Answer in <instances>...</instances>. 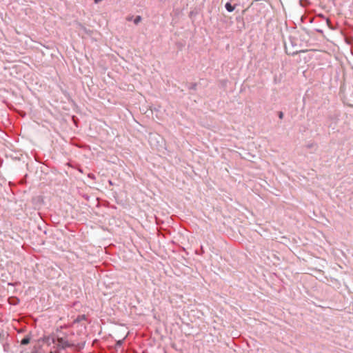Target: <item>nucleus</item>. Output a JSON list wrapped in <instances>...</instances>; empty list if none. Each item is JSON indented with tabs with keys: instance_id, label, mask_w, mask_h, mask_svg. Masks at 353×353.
Returning <instances> with one entry per match:
<instances>
[{
	"instance_id": "1",
	"label": "nucleus",
	"mask_w": 353,
	"mask_h": 353,
	"mask_svg": "<svg viewBox=\"0 0 353 353\" xmlns=\"http://www.w3.org/2000/svg\"><path fill=\"white\" fill-rule=\"evenodd\" d=\"M58 345L62 348H65L70 346L69 342L64 338L60 337L57 339Z\"/></svg>"
},
{
	"instance_id": "2",
	"label": "nucleus",
	"mask_w": 353,
	"mask_h": 353,
	"mask_svg": "<svg viewBox=\"0 0 353 353\" xmlns=\"http://www.w3.org/2000/svg\"><path fill=\"white\" fill-rule=\"evenodd\" d=\"M225 8L228 12H232L234 10V6H232L230 3H227L225 4Z\"/></svg>"
},
{
	"instance_id": "3",
	"label": "nucleus",
	"mask_w": 353,
	"mask_h": 353,
	"mask_svg": "<svg viewBox=\"0 0 353 353\" xmlns=\"http://www.w3.org/2000/svg\"><path fill=\"white\" fill-rule=\"evenodd\" d=\"M85 315H80L75 320H74V323H78L81 321H83V320H85Z\"/></svg>"
},
{
	"instance_id": "4",
	"label": "nucleus",
	"mask_w": 353,
	"mask_h": 353,
	"mask_svg": "<svg viewBox=\"0 0 353 353\" xmlns=\"http://www.w3.org/2000/svg\"><path fill=\"white\" fill-rule=\"evenodd\" d=\"M30 343V339L29 338H23L22 340H21V343L22 345H27Z\"/></svg>"
},
{
	"instance_id": "5",
	"label": "nucleus",
	"mask_w": 353,
	"mask_h": 353,
	"mask_svg": "<svg viewBox=\"0 0 353 353\" xmlns=\"http://www.w3.org/2000/svg\"><path fill=\"white\" fill-rule=\"evenodd\" d=\"M141 21V17L140 16H137L135 19L134 20V22L135 24H138Z\"/></svg>"
},
{
	"instance_id": "6",
	"label": "nucleus",
	"mask_w": 353,
	"mask_h": 353,
	"mask_svg": "<svg viewBox=\"0 0 353 353\" xmlns=\"http://www.w3.org/2000/svg\"><path fill=\"white\" fill-rule=\"evenodd\" d=\"M279 119H282L283 118V113L282 112H279Z\"/></svg>"
},
{
	"instance_id": "7",
	"label": "nucleus",
	"mask_w": 353,
	"mask_h": 353,
	"mask_svg": "<svg viewBox=\"0 0 353 353\" xmlns=\"http://www.w3.org/2000/svg\"><path fill=\"white\" fill-rule=\"evenodd\" d=\"M132 19V16H129V17H126V20L128 21H131Z\"/></svg>"
},
{
	"instance_id": "8",
	"label": "nucleus",
	"mask_w": 353,
	"mask_h": 353,
	"mask_svg": "<svg viewBox=\"0 0 353 353\" xmlns=\"http://www.w3.org/2000/svg\"><path fill=\"white\" fill-rule=\"evenodd\" d=\"M122 342H123V341H121V340L117 341V345H121Z\"/></svg>"
},
{
	"instance_id": "9",
	"label": "nucleus",
	"mask_w": 353,
	"mask_h": 353,
	"mask_svg": "<svg viewBox=\"0 0 353 353\" xmlns=\"http://www.w3.org/2000/svg\"><path fill=\"white\" fill-rule=\"evenodd\" d=\"M50 353H52V352H50Z\"/></svg>"
}]
</instances>
